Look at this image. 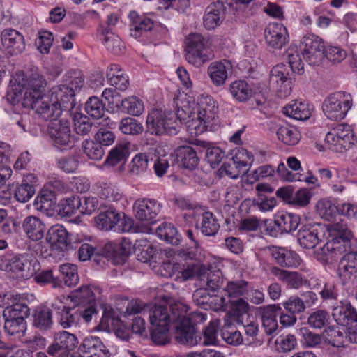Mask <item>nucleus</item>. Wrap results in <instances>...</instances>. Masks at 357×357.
<instances>
[{
  "label": "nucleus",
  "mask_w": 357,
  "mask_h": 357,
  "mask_svg": "<svg viewBox=\"0 0 357 357\" xmlns=\"http://www.w3.org/2000/svg\"><path fill=\"white\" fill-rule=\"evenodd\" d=\"M188 306L172 298L165 305H160L148 311L151 324V339L157 345H165L170 342L169 328L175 331L174 338L181 344L195 346L202 337L195 331L194 325L206 320L205 314L200 312L188 314Z\"/></svg>",
  "instance_id": "1"
},
{
  "label": "nucleus",
  "mask_w": 357,
  "mask_h": 357,
  "mask_svg": "<svg viewBox=\"0 0 357 357\" xmlns=\"http://www.w3.org/2000/svg\"><path fill=\"white\" fill-rule=\"evenodd\" d=\"M22 86V90L17 91V89H12L7 93V99L13 105L22 100V105L24 107L35 110L45 120L49 119L51 115H58L60 112L54 105L52 106L48 105L50 96L49 93H44L46 81L42 75L32 74Z\"/></svg>",
  "instance_id": "2"
},
{
  "label": "nucleus",
  "mask_w": 357,
  "mask_h": 357,
  "mask_svg": "<svg viewBox=\"0 0 357 357\" xmlns=\"http://www.w3.org/2000/svg\"><path fill=\"white\" fill-rule=\"evenodd\" d=\"M218 108L211 98L209 101L186 102L177 109L175 119L179 124L183 121L188 132L192 135L202 134L210 126L216 116Z\"/></svg>",
  "instance_id": "3"
},
{
  "label": "nucleus",
  "mask_w": 357,
  "mask_h": 357,
  "mask_svg": "<svg viewBox=\"0 0 357 357\" xmlns=\"http://www.w3.org/2000/svg\"><path fill=\"white\" fill-rule=\"evenodd\" d=\"M336 232L335 236L327 242L321 248L324 254L323 260L326 261L335 260L340 255L351 249V231L346 225L336 223L333 226Z\"/></svg>",
  "instance_id": "4"
},
{
  "label": "nucleus",
  "mask_w": 357,
  "mask_h": 357,
  "mask_svg": "<svg viewBox=\"0 0 357 357\" xmlns=\"http://www.w3.org/2000/svg\"><path fill=\"white\" fill-rule=\"evenodd\" d=\"M147 130L151 135L167 134L174 135L178 132L179 123L172 112L165 113L162 110L153 109L146 119Z\"/></svg>",
  "instance_id": "5"
},
{
  "label": "nucleus",
  "mask_w": 357,
  "mask_h": 357,
  "mask_svg": "<svg viewBox=\"0 0 357 357\" xmlns=\"http://www.w3.org/2000/svg\"><path fill=\"white\" fill-rule=\"evenodd\" d=\"M185 43V59L195 66L200 67L213 58V53L207 47V40L201 34H190L186 38Z\"/></svg>",
  "instance_id": "6"
},
{
  "label": "nucleus",
  "mask_w": 357,
  "mask_h": 357,
  "mask_svg": "<svg viewBox=\"0 0 357 357\" xmlns=\"http://www.w3.org/2000/svg\"><path fill=\"white\" fill-rule=\"evenodd\" d=\"M350 94L339 91L330 95L323 103V111L326 116L334 121L342 120L352 106Z\"/></svg>",
  "instance_id": "7"
},
{
  "label": "nucleus",
  "mask_w": 357,
  "mask_h": 357,
  "mask_svg": "<svg viewBox=\"0 0 357 357\" xmlns=\"http://www.w3.org/2000/svg\"><path fill=\"white\" fill-rule=\"evenodd\" d=\"M326 141L333 151L343 152L349 149L356 139L349 126L339 124L327 133Z\"/></svg>",
  "instance_id": "8"
},
{
  "label": "nucleus",
  "mask_w": 357,
  "mask_h": 357,
  "mask_svg": "<svg viewBox=\"0 0 357 357\" xmlns=\"http://www.w3.org/2000/svg\"><path fill=\"white\" fill-rule=\"evenodd\" d=\"M77 344L74 334L62 331L54 335V342L48 347L47 352L54 357H72V351Z\"/></svg>",
  "instance_id": "9"
},
{
  "label": "nucleus",
  "mask_w": 357,
  "mask_h": 357,
  "mask_svg": "<svg viewBox=\"0 0 357 357\" xmlns=\"http://www.w3.org/2000/svg\"><path fill=\"white\" fill-rule=\"evenodd\" d=\"M60 116H52L50 121L47 131L55 146H68L72 143L73 135L70 121Z\"/></svg>",
  "instance_id": "10"
},
{
  "label": "nucleus",
  "mask_w": 357,
  "mask_h": 357,
  "mask_svg": "<svg viewBox=\"0 0 357 357\" xmlns=\"http://www.w3.org/2000/svg\"><path fill=\"white\" fill-rule=\"evenodd\" d=\"M303 48L302 54L305 61L313 66L319 65L324 58V45L322 40L314 34H307L301 41Z\"/></svg>",
  "instance_id": "11"
},
{
  "label": "nucleus",
  "mask_w": 357,
  "mask_h": 357,
  "mask_svg": "<svg viewBox=\"0 0 357 357\" xmlns=\"http://www.w3.org/2000/svg\"><path fill=\"white\" fill-rule=\"evenodd\" d=\"M283 65L274 66L270 72L269 84L280 98H284L291 92V79L288 77Z\"/></svg>",
  "instance_id": "12"
},
{
  "label": "nucleus",
  "mask_w": 357,
  "mask_h": 357,
  "mask_svg": "<svg viewBox=\"0 0 357 357\" xmlns=\"http://www.w3.org/2000/svg\"><path fill=\"white\" fill-rule=\"evenodd\" d=\"M331 316L337 325L344 328L357 324V310L347 299L342 300L332 306Z\"/></svg>",
  "instance_id": "13"
},
{
  "label": "nucleus",
  "mask_w": 357,
  "mask_h": 357,
  "mask_svg": "<svg viewBox=\"0 0 357 357\" xmlns=\"http://www.w3.org/2000/svg\"><path fill=\"white\" fill-rule=\"evenodd\" d=\"M3 50L8 56L19 55L25 50L24 38L14 29H5L1 33Z\"/></svg>",
  "instance_id": "14"
},
{
  "label": "nucleus",
  "mask_w": 357,
  "mask_h": 357,
  "mask_svg": "<svg viewBox=\"0 0 357 357\" xmlns=\"http://www.w3.org/2000/svg\"><path fill=\"white\" fill-rule=\"evenodd\" d=\"M160 208V204L155 199H139L134 204L136 218L146 223L155 222Z\"/></svg>",
  "instance_id": "15"
},
{
  "label": "nucleus",
  "mask_w": 357,
  "mask_h": 357,
  "mask_svg": "<svg viewBox=\"0 0 357 357\" xmlns=\"http://www.w3.org/2000/svg\"><path fill=\"white\" fill-rule=\"evenodd\" d=\"M1 261L2 269L7 272L20 273L22 278H30L36 273L31 261L24 255H19L10 258H5Z\"/></svg>",
  "instance_id": "16"
},
{
  "label": "nucleus",
  "mask_w": 357,
  "mask_h": 357,
  "mask_svg": "<svg viewBox=\"0 0 357 357\" xmlns=\"http://www.w3.org/2000/svg\"><path fill=\"white\" fill-rule=\"evenodd\" d=\"M264 37L268 47L273 50H280L289 43L287 30L280 23L269 24L264 30Z\"/></svg>",
  "instance_id": "17"
},
{
  "label": "nucleus",
  "mask_w": 357,
  "mask_h": 357,
  "mask_svg": "<svg viewBox=\"0 0 357 357\" xmlns=\"http://www.w3.org/2000/svg\"><path fill=\"white\" fill-rule=\"evenodd\" d=\"M121 213L113 206H103L99 208V213L94 218L95 226L102 231H110L121 220Z\"/></svg>",
  "instance_id": "18"
},
{
  "label": "nucleus",
  "mask_w": 357,
  "mask_h": 357,
  "mask_svg": "<svg viewBox=\"0 0 357 357\" xmlns=\"http://www.w3.org/2000/svg\"><path fill=\"white\" fill-rule=\"evenodd\" d=\"M50 96V101L48 102V105L56 106L60 111L58 115H51L50 119L52 116H61V104L63 107H68V105L70 104V107H73L74 102V96L75 93L73 90L68 87L66 84L59 86L56 88H53Z\"/></svg>",
  "instance_id": "19"
},
{
  "label": "nucleus",
  "mask_w": 357,
  "mask_h": 357,
  "mask_svg": "<svg viewBox=\"0 0 357 357\" xmlns=\"http://www.w3.org/2000/svg\"><path fill=\"white\" fill-rule=\"evenodd\" d=\"M56 204V194L48 188H42L33 202L35 209L47 216L54 215Z\"/></svg>",
  "instance_id": "20"
},
{
  "label": "nucleus",
  "mask_w": 357,
  "mask_h": 357,
  "mask_svg": "<svg viewBox=\"0 0 357 357\" xmlns=\"http://www.w3.org/2000/svg\"><path fill=\"white\" fill-rule=\"evenodd\" d=\"M131 253L130 243L123 241L119 245L112 243H107L103 248L102 255L110 259L114 264H123Z\"/></svg>",
  "instance_id": "21"
},
{
  "label": "nucleus",
  "mask_w": 357,
  "mask_h": 357,
  "mask_svg": "<svg viewBox=\"0 0 357 357\" xmlns=\"http://www.w3.org/2000/svg\"><path fill=\"white\" fill-rule=\"evenodd\" d=\"M79 351L84 357L109 356L108 350L98 337H86L79 345Z\"/></svg>",
  "instance_id": "22"
},
{
  "label": "nucleus",
  "mask_w": 357,
  "mask_h": 357,
  "mask_svg": "<svg viewBox=\"0 0 357 357\" xmlns=\"http://www.w3.org/2000/svg\"><path fill=\"white\" fill-rule=\"evenodd\" d=\"M47 240L52 247L61 251L72 248L69 234L65 227L61 225H54L48 230Z\"/></svg>",
  "instance_id": "23"
},
{
  "label": "nucleus",
  "mask_w": 357,
  "mask_h": 357,
  "mask_svg": "<svg viewBox=\"0 0 357 357\" xmlns=\"http://www.w3.org/2000/svg\"><path fill=\"white\" fill-rule=\"evenodd\" d=\"M270 271L280 282L293 289H299L307 283V280L301 273L273 266Z\"/></svg>",
  "instance_id": "24"
},
{
  "label": "nucleus",
  "mask_w": 357,
  "mask_h": 357,
  "mask_svg": "<svg viewBox=\"0 0 357 357\" xmlns=\"http://www.w3.org/2000/svg\"><path fill=\"white\" fill-rule=\"evenodd\" d=\"M338 266V275L346 282L357 272V252L351 248L344 252Z\"/></svg>",
  "instance_id": "25"
},
{
  "label": "nucleus",
  "mask_w": 357,
  "mask_h": 357,
  "mask_svg": "<svg viewBox=\"0 0 357 357\" xmlns=\"http://www.w3.org/2000/svg\"><path fill=\"white\" fill-rule=\"evenodd\" d=\"M131 144L129 142H123L117 144L112 148L107 157L105 164L110 166H115L119 162H122L119 167L122 170L124 167V163L130 154Z\"/></svg>",
  "instance_id": "26"
},
{
  "label": "nucleus",
  "mask_w": 357,
  "mask_h": 357,
  "mask_svg": "<svg viewBox=\"0 0 357 357\" xmlns=\"http://www.w3.org/2000/svg\"><path fill=\"white\" fill-rule=\"evenodd\" d=\"M231 68L230 63L226 60L211 63L208 67L207 73L212 83L217 86H222L228 77V70Z\"/></svg>",
  "instance_id": "27"
},
{
  "label": "nucleus",
  "mask_w": 357,
  "mask_h": 357,
  "mask_svg": "<svg viewBox=\"0 0 357 357\" xmlns=\"http://www.w3.org/2000/svg\"><path fill=\"white\" fill-rule=\"evenodd\" d=\"M32 316L33 327L42 332L52 329L54 322L50 307L45 305L38 306Z\"/></svg>",
  "instance_id": "28"
},
{
  "label": "nucleus",
  "mask_w": 357,
  "mask_h": 357,
  "mask_svg": "<svg viewBox=\"0 0 357 357\" xmlns=\"http://www.w3.org/2000/svg\"><path fill=\"white\" fill-rule=\"evenodd\" d=\"M22 228L27 236L32 241H38L43 238L45 231V225L38 218L29 215L24 218Z\"/></svg>",
  "instance_id": "29"
},
{
  "label": "nucleus",
  "mask_w": 357,
  "mask_h": 357,
  "mask_svg": "<svg viewBox=\"0 0 357 357\" xmlns=\"http://www.w3.org/2000/svg\"><path fill=\"white\" fill-rule=\"evenodd\" d=\"M129 19L130 35L135 38L139 37L142 31H151L154 25L152 20L144 15H139L135 11L130 13Z\"/></svg>",
  "instance_id": "30"
},
{
  "label": "nucleus",
  "mask_w": 357,
  "mask_h": 357,
  "mask_svg": "<svg viewBox=\"0 0 357 357\" xmlns=\"http://www.w3.org/2000/svg\"><path fill=\"white\" fill-rule=\"evenodd\" d=\"M176 155L180 166L185 169L192 170L198 165L199 159L197 151L191 146L178 147L176 151Z\"/></svg>",
  "instance_id": "31"
},
{
  "label": "nucleus",
  "mask_w": 357,
  "mask_h": 357,
  "mask_svg": "<svg viewBox=\"0 0 357 357\" xmlns=\"http://www.w3.org/2000/svg\"><path fill=\"white\" fill-rule=\"evenodd\" d=\"M271 255L277 264L282 267H295L300 264L299 256L284 248H273Z\"/></svg>",
  "instance_id": "32"
},
{
  "label": "nucleus",
  "mask_w": 357,
  "mask_h": 357,
  "mask_svg": "<svg viewBox=\"0 0 357 357\" xmlns=\"http://www.w3.org/2000/svg\"><path fill=\"white\" fill-rule=\"evenodd\" d=\"M224 16L223 3L216 2L206 9L204 16V25L207 29H213L220 24Z\"/></svg>",
  "instance_id": "33"
},
{
  "label": "nucleus",
  "mask_w": 357,
  "mask_h": 357,
  "mask_svg": "<svg viewBox=\"0 0 357 357\" xmlns=\"http://www.w3.org/2000/svg\"><path fill=\"white\" fill-rule=\"evenodd\" d=\"M208 288H199L196 289L193 294V301L197 305H211L212 304L223 306L226 304V300L224 296H219L211 294Z\"/></svg>",
  "instance_id": "34"
},
{
  "label": "nucleus",
  "mask_w": 357,
  "mask_h": 357,
  "mask_svg": "<svg viewBox=\"0 0 357 357\" xmlns=\"http://www.w3.org/2000/svg\"><path fill=\"white\" fill-rule=\"evenodd\" d=\"M281 310L277 305H269L261 307V319L266 333H273L278 328L276 317Z\"/></svg>",
  "instance_id": "35"
},
{
  "label": "nucleus",
  "mask_w": 357,
  "mask_h": 357,
  "mask_svg": "<svg viewBox=\"0 0 357 357\" xmlns=\"http://www.w3.org/2000/svg\"><path fill=\"white\" fill-rule=\"evenodd\" d=\"M300 220L298 215L281 213L275 215L273 224L278 227L280 233H289L298 228Z\"/></svg>",
  "instance_id": "36"
},
{
  "label": "nucleus",
  "mask_w": 357,
  "mask_h": 357,
  "mask_svg": "<svg viewBox=\"0 0 357 357\" xmlns=\"http://www.w3.org/2000/svg\"><path fill=\"white\" fill-rule=\"evenodd\" d=\"M207 268L199 261H193L185 263L183 265V268L180 271L181 278L183 281L191 280L197 277L200 280H204Z\"/></svg>",
  "instance_id": "37"
},
{
  "label": "nucleus",
  "mask_w": 357,
  "mask_h": 357,
  "mask_svg": "<svg viewBox=\"0 0 357 357\" xmlns=\"http://www.w3.org/2000/svg\"><path fill=\"white\" fill-rule=\"evenodd\" d=\"M69 298L75 305L79 307L94 304L96 300L95 293L90 287L86 285L73 291Z\"/></svg>",
  "instance_id": "38"
},
{
  "label": "nucleus",
  "mask_w": 357,
  "mask_h": 357,
  "mask_svg": "<svg viewBox=\"0 0 357 357\" xmlns=\"http://www.w3.org/2000/svg\"><path fill=\"white\" fill-rule=\"evenodd\" d=\"M196 227L200 229L204 235L213 236L218 231L220 224L211 212L206 211L201 215L200 222L196 224Z\"/></svg>",
  "instance_id": "39"
},
{
  "label": "nucleus",
  "mask_w": 357,
  "mask_h": 357,
  "mask_svg": "<svg viewBox=\"0 0 357 357\" xmlns=\"http://www.w3.org/2000/svg\"><path fill=\"white\" fill-rule=\"evenodd\" d=\"M301 246L307 249L314 248L319 242V234L313 227L303 226L297 234Z\"/></svg>",
  "instance_id": "40"
},
{
  "label": "nucleus",
  "mask_w": 357,
  "mask_h": 357,
  "mask_svg": "<svg viewBox=\"0 0 357 357\" xmlns=\"http://www.w3.org/2000/svg\"><path fill=\"white\" fill-rule=\"evenodd\" d=\"M323 335L326 341L333 347H344L348 342L347 331L344 328L341 331L339 327L328 326L324 329Z\"/></svg>",
  "instance_id": "41"
},
{
  "label": "nucleus",
  "mask_w": 357,
  "mask_h": 357,
  "mask_svg": "<svg viewBox=\"0 0 357 357\" xmlns=\"http://www.w3.org/2000/svg\"><path fill=\"white\" fill-rule=\"evenodd\" d=\"M283 113L296 120L304 121L310 116V111L307 104L298 100H294L291 103L283 107Z\"/></svg>",
  "instance_id": "42"
},
{
  "label": "nucleus",
  "mask_w": 357,
  "mask_h": 357,
  "mask_svg": "<svg viewBox=\"0 0 357 357\" xmlns=\"http://www.w3.org/2000/svg\"><path fill=\"white\" fill-rule=\"evenodd\" d=\"M229 92L232 97L239 102L248 100L252 95V89L243 80L233 82L229 86Z\"/></svg>",
  "instance_id": "43"
},
{
  "label": "nucleus",
  "mask_w": 357,
  "mask_h": 357,
  "mask_svg": "<svg viewBox=\"0 0 357 357\" xmlns=\"http://www.w3.org/2000/svg\"><path fill=\"white\" fill-rule=\"evenodd\" d=\"M284 56L288 61V63L292 71L298 75L304 73V63L301 59V55L297 46L291 45L284 52Z\"/></svg>",
  "instance_id": "44"
},
{
  "label": "nucleus",
  "mask_w": 357,
  "mask_h": 357,
  "mask_svg": "<svg viewBox=\"0 0 357 357\" xmlns=\"http://www.w3.org/2000/svg\"><path fill=\"white\" fill-rule=\"evenodd\" d=\"M276 134L279 140L289 146L296 144L301 137L300 132L296 128L288 126H280Z\"/></svg>",
  "instance_id": "45"
},
{
  "label": "nucleus",
  "mask_w": 357,
  "mask_h": 357,
  "mask_svg": "<svg viewBox=\"0 0 357 357\" xmlns=\"http://www.w3.org/2000/svg\"><path fill=\"white\" fill-rule=\"evenodd\" d=\"M30 310L25 303L16 302L6 307L3 312V317L25 320L29 315Z\"/></svg>",
  "instance_id": "46"
},
{
  "label": "nucleus",
  "mask_w": 357,
  "mask_h": 357,
  "mask_svg": "<svg viewBox=\"0 0 357 357\" xmlns=\"http://www.w3.org/2000/svg\"><path fill=\"white\" fill-rule=\"evenodd\" d=\"M4 331L8 335L15 337L23 336L26 331V320H17L13 318L3 317Z\"/></svg>",
  "instance_id": "47"
},
{
  "label": "nucleus",
  "mask_w": 357,
  "mask_h": 357,
  "mask_svg": "<svg viewBox=\"0 0 357 357\" xmlns=\"http://www.w3.org/2000/svg\"><path fill=\"white\" fill-rule=\"evenodd\" d=\"M122 112L132 116H139L144 112V104L137 96L126 98L121 102Z\"/></svg>",
  "instance_id": "48"
},
{
  "label": "nucleus",
  "mask_w": 357,
  "mask_h": 357,
  "mask_svg": "<svg viewBox=\"0 0 357 357\" xmlns=\"http://www.w3.org/2000/svg\"><path fill=\"white\" fill-rule=\"evenodd\" d=\"M197 146L206 149V158L211 167L215 168L225 156L224 152L218 147H209V144L204 141H198Z\"/></svg>",
  "instance_id": "49"
},
{
  "label": "nucleus",
  "mask_w": 357,
  "mask_h": 357,
  "mask_svg": "<svg viewBox=\"0 0 357 357\" xmlns=\"http://www.w3.org/2000/svg\"><path fill=\"white\" fill-rule=\"evenodd\" d=\"M158 236L172 245H178L180 242L179 236L176 227L171 223H164L156 230Z\"/></svg>",
  "instance_id": "50"
},
{
  "label": "nucleus",
  "mask_w": 357,
  "mask_h": 357,
  "mask_svg": "<svg viewBox=\"0 0 357 357\" xmlns=\"http://www.w3.org/2000/svg\"><path fill=\"white\" fill-rule=\"evenodd\" d=\"M85 111L93 119H99L103 116L105 107L100 98L92 96L85 103Z\"/></svg>",
  "instance_id": "51"
},
{
  "label": "nucleus",
  "mask_w": 357,
  "mask_h": 357,
  "mask_svg": "<svg viewBox=\"0 0 357 357\" xmlns=\"http://www.w3.org/2000/svg\"><path fill=\"white\" fill-rule=\"evenodd\" d=\"M119 130L124 135H136L143 132V126L136 119L126 117L119 124Z\"/></svg>",
  "instance_id": "52"
},
{
  "label": "nucleus",
  "mask_w": 357,
  "mask_h": 357,
  "mask_svg": "<svg viewBox=\"0 0 357 357\" xmlns=\"http://www.w3.org/2000/svg\"><path fill=\"white\" fill-rule=\"evenodd\" d=\"M319 215L328 221L332 220L337 213L340 214V206H335L328 200H320L316 205Z\"/></svg>",
  "instance_id": "53"
},
{
  "label": "nucleus",
  "mask_w": 357,
  "mask_h": 357,
  "mask_svg": "<svg viewBox=\"0 0 357 357\" xmlns=\"http://www.w3.org/2000/svg\"><path fill=\"white\" fill-rule=\"evenodd\" d=\"M204 281H206V287L210 291L214 293L222 286L224 278L220 270L211 271L207 268Z\"/></svg>",
  "instance_id": "54"
},
{
  "label": "nucleus",
  "mask_w": 357,
  "mask_h": 357,
  "mask_svg": "<svg viewBox=\"0 0 357 357\" xmlns=\"http://www.w3.org/2000/svg\"><path fill=\"white\" fill-rule=\"evenodd\" d=\"M329 314L324 310H318L310 314L307 324L314 329H321L329 324Z\"/></svg>",
  "instance_id": "55"
},
{
  "label": "nucleus",
  "mask_w": 357,
  "mask_h": 357,
  "mask_svg": "<svg viewBox=\"0 0 357 357\" xmlns=\"http://www.w3.org/2000/svg\"><path fill=\"white\" fill-rule=\"evenodd\" d=\"M105 34L104 38V45L105 47L114 54H120L123 52V46L120 38L114 33H109L107 28L102 31Z\"/></svg>",
  "instance_id": "56"
},
{
  "label": "nucleus",
  "mask_w": 357,
  "mask_h": 357,
  "mask_svg": "<svg viewBox=\"0 0 357 357\" xmlns=\"http://www.w3.org/2000/svg\"><path fill=\"white\" fill-rule=\"evenodd\" d=\"M80 319L78 310L75 307H68L59 317V324L63 328H69L76 326Z\"/></svg>",
  "instance_id": "57"
},
{
  "label": "nucleus",
  "mask_w": 357,
  "mask_h": 357,
  "mask_svg": "<svg viewBox=\"0 0 357 357\" xmlns=\"http://www.w3.org/2000/svg\"><path fill=\"white\" fill-rule=\"evenodd\" d=\"M84 153L91 160H99L105 155L103 147L96 140H85L83 142Z\"/></svg>",
  "instance_id": "58"
},
{
  "label": "nucleus",
  "mask_w": 357,
  "mask_h": 357,
  "mask_svg": "<svg viewBox=\"0 0 357 357\" xmlns=\"http://www.w3.org/2000/svg\"><path fill=\"white\" fill-rule=\"evenodd\" d=\"M148 157L144 153L136 155L129 165L128 174L137 176L144 172L148 167Z\"/></svg>",
  "instance_id": "59"
},
{
  "label": "nucleus",
  "mask_w": 357,
  "mask_h": 357,
  "mask_svg": "<svg viewBox=\"0 0 357 357\" xmlns=\"http://www.w3.org/2000/svg\"><path fill=\"white\" fill-rule=\"evenodd\" d=\"M222 338L231 345H239L243 342L241 333L233 328L231 324H225L221 329Z\"/></svg>",
  "instance_id": "60"
},
{
  "label": "nucleus",
  "mask_w": 357,
  "mask_h": 357,
  "mask_svg": "<svg viewBox=\"0 0 357 357\" xmlns=\"http://www.w3.org/2000/svg\"><path fill=\"white\" fill-rule=\"evenodd\" d=\"M64 82L75 93L83 86L84 79L80 71L70 70L65 75Z\"/></svg>",
  "instance_id": "61"
},
{
  "label": "nucleus",
  "mask_w": 357,
  "mask_h": 357,
  "mask_svg": "<svg viewBox=\"0 0 357 357\" xmlns=\"http://www.w3.org/2000/svg\"><path fill=\"white\" fill-rule=\"evenodd\" d=\"M93 123L84 115L75 116L74 118V130L77 135H88L93 130Z\"/></svg>",
  "instance_id": "62"
},
{
  "label": "nucleus",
  "mask_w": 357,
  "mask_h": 357,
  "mask_svg": "<svg viewBox=\"0 0 357 357\" xmlns=\"http://www.w3.org/2000/svg\"><path fill=\"white\" fill-rule=\"evenodd\" d=\"M81 199L79 197L73 196L63 199L60 204V213L66 216H70L75 213L76 209H79Z\"/></svg>",
  "instance_id": "63"
},
{
  "label": "nucleus",
  "mask_w": 357,
  "mask_h": 357,
  "mask_svg": "<svg viewBox=\"0 0 357 357\" xmlns=\"http://www.w3.org/2000/svg\"><path fill=\"white\" fill-rule=\"evenodd\" d=\"M312 192L307 188H301L294 192L291 205L305 207L307 206L312 197Z\"/></svg>",
  "instance_id": "64"
}]
</instances>
